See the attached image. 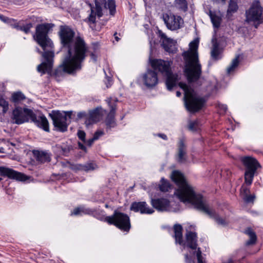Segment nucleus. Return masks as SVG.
<instances>
[{
  "label": "nucleus",
  "instance_id": "obj_1",
  "mask_svg": "<svg viewBox=\"0 0 263 263\" xmlns=\"http://www.w3.org/2000/svg\"><path fill=\"white\" fill-rule=\"evenodd\" d=\"M59 34L61 43L67 51L62 63L55 71V76L71 74L80 70L88 51L87 45L82 37L74 38V31L67 26H61Z\"/></svg>",
  "mask_w": 263,
  "mask_h": 263
},
{
  "label": "nucleus",
  "instance_id": "obj_2",
  "mask_svg": "<svg viewBox=\"0 0 263 263\" xmlns=\"http://www.w3.org/2000/svg\"><path fill=\"white\" fill-rule=\"evenodd\" d=\"M171 178L178 186L174 194L181 201L191 203L196 209L213 218L218 224L221 226L227 224V222L225 219L220 217L214 211L209 208L203 197L195 192L193 188L187 182L183 175L180 172L173 171Z\"/></svg>",
  "mask_w": 263,
  "mask_h": 263
},
{
  "label": "nucleus",
  "instance_id": "obj_3",
  "mask_svg": "<svg viewBox=\"0 0 263 263\" xmlns=\"http://www.w3.org/2000/svg\"><path fill=\"white\" fill-rule=\"evenodd\" d=\"M53 26L52 24L47 23L40 24L36 27L35 40L44 51L42 52L44 60L37 66V70L42 74L50 72L53 67L54 46L47 34ZM38 52L41 53L39 50Z\"/></svg>",
  "mask_w": 263,
  "mask_h": 263
},
{
  "label": "nucleus",
  "instance_id": "obj_4",
  "mask_svg": "<svg viewBox=\"0 0 263 263\" xmlns=\"http://www.w3.org/2000/svg\"><path fill=\"white\" fill-rule=\"evenodd\" d=\"M189 50L182 53L185 61L184 72L190 82L196 81L201 74V66L199 63L197 53L198 42H191Z\"/></svg>",
  "mask_w": 263,
  "mask_h": 263
},
{
  "label": "nucleus",
  "instance_id": "obj_5",
  "mask_svg": "<svg viewBox=\"0 0 263 263\" xmlns=\"http://www.w3.org/2000/svg\"><path fill=\"white\" fill-rule=\"evenodd\" d=\"M11 119L13 123L21 124L31 120L36 126L46 132L49 131L48 121L44 115L36 116L27 108L16 107L12 112Z\"/></svg>",
  "mask_w": 263,
  "mask_h": 263
},
{
  "label": "nucleus",
  "instance_id": "obj_6",
  "mask_svg": "<svg viewBox=\"0 0 263 263\" xmlns=\"http://www.w3.org/2000/svg\"><path fill=\"white\" fill-rule=\"evenodd\" d=\"M174 237L176 243L180 245H184L196 253L198 263H204L203 258L201 255V251L200 248H197V237L196 233L187 231L185 235L186 240L184 243L182 239V227L180 224H175L174 226Z\"/></svg>",
  "mask_w": 263,
  "mask_h": 263
},
{
  "label": "nucleus",
  "instance_id": "obj_7",
  "mask_svg": "<svg viewBox=\"0 0 263 263\" xmlns=\"http://www.w3.org/2000/svg\"><path fill=\"white\" fill-rule=\"evenodd\" d=\"M95 6L88 3L90 8V13L89 14L86 21L89 24L90 27L93 29L92 25L96 22V17L100 18L103 15V8L108 9L111 15H114L116 12V4L114 0H95Z\"/></svg>",
  "mask_w": 263,
  "mask_h": 263
},
{
  "label": "nucleus",
  "instance_id": "obj_8",
  "mask_svg": "<svg viewBox=\"0 0 263 263\" xmlns=\"http://www.w3.org/2000/svg\"><path fill=\"white\" fill-rule=\"evenodd\" d=\"M151 65L154 70H158L166 77V85L167 89L171 90L179 80L178 76L172 73L170 68L171 63L160 59H154L151 61Z\"/></svg>",
  "mask_w": 263,
  "mask_h": 263
},
{
  "label": "nucleus",
  "instance_id": "obj_9",
  "mask_svg": "<svg viewBox=\"0 0 263 263\" xmlns=\"http://www.w3.org/2000/svg\"><path fill=\"white\" fill-rule=\"evenodd\" d=\"M179 86L184 92V104L186 109L191 112H196L202 108L205 100L195 93L194 90L186 84L179 83Z\"/></svg>",
  "mask_w": 263,
  "mask_h": 263
},
{
  "label": "nucleus",
  "instance_id": "obj_10",
  "mask_svg": "<svg viewBox=\"0 0 263 263\" xmlns=\"http://www.w3.org/2000/svg\"><path fill=\"white\" fill-rule=\"evenodd\" d=\"M105 221L124 231H128L130 228L129 217L126 214L117 211L114 212L112 216H107Z\"/></svg>",
  "mask_w": 263,
  "mask_h": 263
},
{
  "label": "nucleus",
  "instance_id": "obj_11",
  "mask_svg": "<svg viewBox=\"0 0 263 263\" xmlns=\"http://www.w3.org/2000/svg\"><path fill=\"white\" fill-rule=\"evenodd\" d=\"M263 8L261 6L260 3L258 0H254L250 7L246 10L245 22L248 23H256L261 24V16L262 14Z\"/></svg>",
  "mask_w": 263,
  "mask_h": 263
},
{
  "label": "nucleus",
  "instance_id": "obj_12",
  "mask_svg": "<svg viewBox=\"0 0 263 263\" xmlns=\"http://www.w3.org/2000/svg\"><path fill=\"white\" fill-rule=\"evenodd\" d=\"M241 161L246 167L245 173V182L251 184L255 172L261 165L257 160L251 157H245L242 158Z\"/></svg>",
  "mask_w": 263,
  "mask_h": 263
},
{
  "label": "nucleus",
  "instance_id": "obj_13",
  "mask_svg": "<svg viewBox=\"0 0 263 263\" xmlns=\"http://www.w3.org/2000/svg\"><path fill=\"white\" fill-rule=\"evenodd\" d=\"M72 114V111L63 112L58 111L53 115H50L53 125L58 130L62 132L67 130L68 124V122H70Z\"/></svg>",
  "mask_w": 263,
  "mask_h": 263
},
{
  "label": "nucleus",
  "instance_id": "obj_14",
  "mask_svg": "<svg viewBox=\"0 0 263 263\" xmlns=\"http://www.w3.org/2000/svg\"><path fill=\"white\" fill-rule=\"evenodd\" d=\"M163 20L167 28L172 31L180 29L183 24V20L180 16L172 13L163 14Z\"/></svg>",
  "mask_w": 263,
  "mask_h": 263
},
{
  "label": "nucleus",
  "instance_id": "obj_15",
  "mask_svg": "<svg viewBox=\"0 0 263 263\" xmlns=\"http://www.w3.org/2000/svg\"><path fill=\"white\" fill-rule=\"evenodd\" d=\"M158 35L162 40V46L165 51L169 53H175L177 51L176 42L166 35L161 30H158Z\"/></svg>",
  "mask_w": 263,
  "mask_h": 263
},
{
  "label": "nucleus",
  "instance_id": "obj_16",
  "mask_svg": "<svg viewBox=\"0 0 263 263\" xmlns=\"http://www.w3.org/2000/svg\"><path fill=\"white\" fill-rule=\"evenodd\" d=\"M151 203L153 206L160 212H174L175 209L170 204V201L165 198H158L152 199Z\"/></svg>",
  "mask_w": 263,
  "mask_h": 263
},
{
  "label": "nucleus",
  "instance_id": "obj_17",
  "mask_svg": "<svg viewBox=\"0 0 263 263\" xmlns=\"http://www.w3.org/2000/svg\"><path fill=\"white\" fill-rule=\"evenodd\" d=\"M142 79L144 84L148 88L155 86L158 82L157 73L151 69H147L142 75Z\"/></svg>",
  "mask_w": 263,
  "mask_h": 263
},
{
  "label": "nucleus",
  "instance_id": "obj_18",
  "mask_svg": "<svg viewBox=\"0 0 263 263\" xmlns=\"http://www.w3.org/2000/svg\"><path fill=\"white\" fill-rule=\"evenodd\" d=\"M2 176H7L10 179L18 181H25L27 179L26 176L21 173L11 168L0 167V181L2 179Z\"/></svg>",
  "mask_w": 263,
  "mask_h": 263
},
{
  "label": "nucleus",
  "instance_id": "obj_19",
  "mask_svg": "<svg viewBox=\"0 0 263 263\" xmlns=\"http://www.w3.org/2000/svg\"><path fill=\"white\" fill-rule=\"evenodd\" d=\"M223 50V48L221 47L217 39L216 38L212 39L210 52L211 60L217 61L221 59Z\"/></svg>",
  "mask_w": 263,
  "mask_h": 263
},
{
  "label": "nucleus",
  "instance_id": "obj_20",
  "mask_svg": "<svg viewBox=\"0 0 263 263\" xmlns=\"http://www.w3.org/2000/svg\"><path fill=\"white\" fill-rule=\"evenodd\" d=\"M110 108V111L108 114L107 117L105 120L106 125L107 128L114 127L116 125V122L115 120V114L116 111V101L115 99L111 98L108 99L106 100Z\"/></svg>",
  "mask_w": 263,
  "mask_h": 263
},
{
  "label": "nucleus",
  "instance_id": "obj_21",
  "mask_svg": "<svg viewBox=\"0 0 263 263\" xmlns=\"http://www.w3.org/2000/svg\"><path fill=\"white\" fill-rule=\"evenodd\" d=\"M130 210L141 214H151L154 212L153 209L150 208L145 202H135L130 206Z\"/></svg>",
  "mask_w": 263,
  "mask_h": 263
},
{
  "label": "nucleus",
  "instance_id": "obj_22",
  "mask_svg": "<svg viewBox=\"0 0 263 263\" xmlns=\"http://www.w3.org/2000/svg\"><path fill=\"white\" fill-rule=\"evenodd\" d=\"M102 109L97 108L89 112V117L87 118L85 124L87 126L99 121L102 116Z\"/></svg>",
  "mask_w": 263,
  "mask_h": 263
},
{
  "label": "nucleus",
  "instance_id": "obj_23",
  "mask_svg": "<svg viewBox=\"0 0 263 263\" xmlns=\"http://www.w3.org/2000/svg\"><path fill=\"white\" fill-rule=\"evenodd\" d=\"M178 147L177 160L180 163L184 162L186 160V146L183 139L180 140Z\"/></svg>",
  "mask_w": 263,
  "mask_h": 263
},
{
  "label": "nucleus",
  "instance_id": "obj_24",
  "mask_svg": "<svg viewBox=\"0 0 263 263\" xmlns=\"http://www.w3.org/2000/svg\"><path fill=\"white\" fill-rule=\"evenodd\" d=\"M238 9V0H230L227 11V17L230 18L233 13L237 11Z\"/></svg>",
  "mask_w": 263,
  "mask_h": 263
},
{
  "label": "nucleus",
  "instance_id": "obj_25",
  "mask_svg": "<svg viewBox=\"0 0 263 263\" xmlns=\"http://www.w3.org/2000/svg\"><path fill=\"white\" fill-rule=\"evenodd\" d=\"M38 161L42 163L50 161V155L46 152L36 151L34 152Z\"/></svg>",
  "mask_w": 263,
  "mask_h": 263
},
{
  "label": "nucleus",
  "instance_id": "obj_26",
  "mask_svg": "<svg viewBox=\"0 0 263 263\" xmlns=\"http://www.w3.org/2000/svg\"><path fill=\"white\" fill-rule=\"evenodd\" d=\"M209 16L213 24V27L216 29H218L220 27L222 21L221 16L217 15L215 13L212 12V11H210Z\"/></svg>",
  "mask_w": 263,
  "mask_h": 263
},
{
  "label": "nucleus",
  "instance_id": "obj_27",
  "mask_svg": "<svg viewBox=\"0 0 263 263\" xmlns=\"http://www.w3.org/2000/svg\"><path fill=\"white\" fill-rule=\"evenodd\" d=\"M97 167V165L95 163L90 162L85 164V165L77 164L74 166L73 169L88 172L94 170Z\"/></svg>",
  "mask_w": 263,
  "mask_h": 263
},
{
  "label": "nucleus",
  "instance_id": "obj_28",
  "mask_svg": "<svg viewBox=\"0 0 263 263\" xmlns=\"http://www.w3.org/2000/svg\"><path fill=\"white\" fill-rule=\"evenodd\" d=\"M245 233L248 235L250 238L249 240L246 242V245L249 246L253 245L256 241V235L255 233L250 228L245 230Z\"/></svg>",
  "mask_w": 263,
  "mask_h": 263
},
{
  "label": "nucleus",
  "instance_id": "obj_29",
  "mask_svg": "<svg viewBox=\"0 0 263 263\" xmlns=\"http://www.w3.org/2000/svg\"><path fill=\"white\" fill-rule=\"evenodd\" d=\"M24 95L20 91L14 92L11 97V101L15 104H18L22 101L25 99Z\"/></svg>",
  "mask_w": 263,
  "mask_h": 263
},
{
  "label": "nucleus",
  "instance_id": "obj_30",
  "mask_svg": "<svg viewBox=\"0 0 263 263\" xmlns=\"http://www.w3.org/2000/svg\"><path fill=\"white\" fill-rule=\"evenodd\" d=\"M92 211L90 209H85L84 207L77 208L73 210L71 212V215H79L84 214H90Z\"/></svg>",
  "mask_w": 263,
  "mask_h": 263
},
{
  "label": "nucleus",
  "instance_id": "obj_31",
  "mask_svg": "<svg viewBox=\"0 0 263 263\" xmlns=\"http://www.w3.org/2000/svg\"><path fill=\"white\" fill-rule=\"evenodd\" d=\"M159 188L160 191L162 192L168 191L169 189H171L170 183L164 178H162L161 180V184H160Z\"/></svg>",
  "mask_w": 263,
  "mask_h": 263
},
{
  "label": "nucleus",
  "instance_id": "obj_32",
  "mask_svg": "<svg viewBox=\"0 0 263 263\" xmlns=\"http://www.w3.org/2000/svg\"><path fill=\"white\" fill-rule=\"evenodd\" d=\"M238 59L239 57H237L232 60L231 64L227 69V71L228 74L231 73V72H232L235 69V68L238 66L239 63Z\"/></svg>",
  "mask_w": 263,
  "mask_h": 263
},
{
  "label": "nucleus",
  "instance_id": "obj_33",
  "mask_svg": "<svg viewBox=\"0 0 263 263\" xmlns=\"http://www.w3.org/2000/svg\"><path fill=\"white\" fill-rule=\"evenodd\" d=\"M176 5L179 9L186 11L187 8V2L185 0H176Z\"/></svg>",
  "mask_w": 263,
  "mask_h": 263
},
{
  "label": "nucleus",
  "instance_id": "obj_34",
  "mask_svg": "<svg viewBox=\"0 0 263 263\" xmlns=\"http://www.w3.org/2000/svg\"><path fill=\"white\" fill-rule=\"evenodd\" d=\"M0 106L3 107V112L6 113L9 109V103L4 99L0 97Z\"/></svg>",
  "mask_w": 263,
  "mask_h": 263
},
{
  "label": "nucleus",
  "instance_id": "obj_35",
  "mask_svg": "<svg viewBox=\"0 0 263 263\" xmlns=\"http://www.w3.org/2000/svg\"><path fill=\"white\" fill-rule=\"evenodd\" d=\"M32 27V26L31 24H28L25 26H16L15 27L17 28V29L22 30V31L25 32L26 33H28V32H29L30 30Z\"/></svg>",
  "mask_w": 263,
  "mask_h": 263
},
{
  "label": "nucleus",
  "instance_id": "obj_36",
  "mask_svg": "<svg viewBox=\"0 0 263 263\" xmlns=\"http://www.w3.org/2000/svg\"><path fill=\"white\" fill-rule=\"evenodd\" d=\"M255 198L254 195H246L244 197V200L246 202H253Z\"/></svg>",
  "mask_w": 263,
  "mask_h": 263
},
{
  "label": "nucleus",
  "instance_id": "obj_37",
  "mask_svg": "<svg viewBox=\"0 0 263 263\" xmlns=\"http://www.w3.org/2000/svg\"><path fill=\"white\" fill-rule=\"evenodd\" d=\"M79 138L83 142H85V133L84 131L79 130L77 133Z\"/></svg>",
  "mask_w": 263,
  "mask_h": 263
},
{
  "label": "nucleus",
  "instance_id": "obj_38",
  "mask_svg": "<svg viewBox=\"0 0 263 263\" xmlns=\"http://www.w3.org/2000/svg\"><path fill=\"white\" fill-rule=\"evenodd\" d=\"M198 126V123L196 121L190 123L189 128L191 130H196Z\"/></svg>",
  "mask_w": 263,
  "mask_h": 263
},
{
  "label": "nucleus",
  "instance_id": "obj_39",
  "mask_svg": "<svg viewBox=\"0 0 263 263\" xmlns=\"http://www.w3.org/2000/svg\"><path fill=\"white\" fill-rule=\"evenodd\" d=\"M104 135V132L102 130H98L95 132L94 134L93 137L94 139H96L97 140L99 139V138L102 136Z\"/></svg>",
  "mask_w": 263,
  "mask_h": 263
},
{
  "label": "nucleus",
  "instance_id": "obj_40",
  "mask_svg": "<svg viewBox=\"0 0 263 263\" xmlns=\"http://www.w3.org/2000/svg\"><path fill=\"white\" fill-rule=\"evenodd\" d=\"M95 140H97V139H94V137L93 136L92 138L89 139L87 141H85V143H86L88 146H90Z\"/></svg>",
  "mask_w": 263,
  "mask_h": 263
},
{
  "label": "nucleus",
  "instance_id": "obj_41",
  "mask_svg": "<svg viewBox=\"0 0 263 263\" xmlns=\"http://www.w3.org/2000/svg\"><path fill=\"white\" fill-rule=\"evenodd\" d=\"M87 114L85 112H80L78 114L77 116L79 119H81L83 118L86 117Z\"/></svg>",
  "mask_w": 263,
  "mask_h": 263
},
{
  "label": "nucleus",
  "instance_id": "obj_42",
  "mask_svg": "<svg viewBox=\"0 0 263 263\" xmlns=\"http://www.w3.org/2000/svg\"><path fill=\"white\" fill-rule=\"evenodd\" d=\"M219 108L222 110L224 112L226 111L227 109V106L224 104H219Z\"/></svg>",
  "mask_w": 263,
  "mask_h": 263
},
{
  "label": "nucleus",
  "instance_id": "obj_43",
  "mask_svg": "<svg viewBox=\"0 0 263 263\" xmlns=\"http://www.w3.org/2000/svg\"><path fill=\"white\" fill-rule=\"evenodd\" d=\"M78 146L79 148L83 150L85 152L86 151V147L83 145V143L81 142H78Z\"/></svg>",
  "mask_w": 263,
  "mask_h": 263
},
{
  "label": "nucleus",
  "instance_id": "obj_44",
  "mask_svg": "<svg viewBox=\"0 0 263 263\" xmlns=\"http://www.w3.org/2000/svg\"><path fill=\"white\" fill-rule=\"evenodd\" d=\"M0 19L4 22H8V21L10 20L9 18L5 17L1 14H0Z\"/></svg>",
  "mask_w": 263,
  "mask_h": 263
},
{
  "label": "nucleus",
  "instance_id": "obj_45",
  "mask_svg": "<svg viewBox=\"0 0 263 263\" xmlns=\"http://www.w3.org/2000/svg\"><path fill=\"white\" fill-rule=\"evenodd\" d=\"M243 192L246 195H248V193L249 192V190L246 187H244L243 186L241 187V192Z\"/></svg>",
  "mask_w": 263,
  "mask_h": 263
},
{
  "label": "nucleus",
  "instance_id": "obj_46",
  "mask_svg": "<svg viewBox=\"0 0 263 263\" xmlns=\"http://www.w3.org/2000/svg\"><path fill=\"white\" fill-rule=\"evenodd\" d=\"M158 136L165 140L167 139L166 135L163 134H158Z\"/></svg>",
  "mask_w": 263,
  "mask_h": 263
},
{
  "label": "nucleus",
  "instance_id": "obj_47",
  "mask_svg": "<svg viewBox=\"0 0 263 263\" xmlns=\"http://www.w3.org/2000/svg\"><path fill=\"white\" fill-rule=\"evenodd\" d=\"M90 56H91V59L93 61H96V60H97V57L95 55V54L91 53V54H90Z\"/></svg>",
  "mask_w": 263,
  "mask_h": 263
},
{
  "label": "nucleus",
  "instance_id": "obj_48",
  "mask_svg": "<svg viewBox=\"0 0 263 263\" xmlns=\"http://www.w3.org/2000/svg\"><path fill=\"white\" fill-rule=\"evenodd\" d=\"M215 3H222L223 4H224L226 3V1L227 0H213Z\"/></svg>",
  "mask_w": 263,
  "mask_h": 263
},
{
  "label": "nucleus",
  "instance_id": "obj_49",
  "mask_svg": "<svg viewBox=\"0 0 263 263\" xmlns=\"http://www.w3.org/2000/svg\"><path fill=\"white\" fill-rule=\"evenodd\" d=\"M117 35V33H115L114 34V36H115V38L116 39V40L118 42L120 40L119 37Z\"/></svg>",
  "mask_w": 263,
  "mask_h": 263
},
{
  "label": "nucleus",
  "instance_id": "obj_50",
  "mask_svg": "<svg viewBox=\"0 0 263 263\" xmlns=\"http://www.w3.org/2000/svg\"><path fill=\"white\" fill-rule=\"evenodd\" d=\"M253 24V25H254V27L255 28H258V25L260 24H258L257 22H256V23H252Z\"/></svg>",
  "mask_w": 263,
  "mask_h": 263
},
{
  "label": "nucleus",
  "instance_id": "obj_51",
  "mask_svg": "<svg viewBox=\"0 0 263 263\" xmlns=\"http://www.w3.org/2000/svg\"><path fill=\"white\" fill-rule=\"evenodd\" d=\"M181 92L180 91H177L176 92V96L177 97H180L181 96Z\"/></svg>",
  "mask_w": 263,
  "mask_h": 263
},
{
  "label": "nucleus",
  "instance_id": "obj_52",
  "mask_svg": "<svg viewBox=\"0 0 263 263\" xmlns=\"http://www.w3.org/2000/svg\"><path fill=\"white\" fill-rule=\"evenodd\" d=\"M185 260H186V261H187L188 260H189V257L188 254H186L185 255Z\"/></svg>",
  "mask_w": 263,
  "mask_h": 263
}]
</instances>
